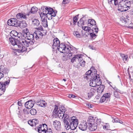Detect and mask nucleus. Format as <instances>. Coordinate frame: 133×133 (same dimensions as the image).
<instances>
[{
  "instance_id": "nucleus-17",
  "label": "nucleus",
  "mask_w": 133,
  "mask_h": 133,
  "mask_svg": "<svg viewBox=\"0 0 133 133\" xmlns=\"http://www.w3.org/2000/svg\"><path fill=\"white\" fill-rule=\"evenodd\" d=\"M40 17H41L42 20V24L43 26L44 27H46L48 26V23L47 19L45 17L42 16V14H39Z\"/></svg>"
},
{
  "instance_id": "nucleus-58",
  "label": "nucleus",
  "mask_w": 133,
  "mask_h": 133,
  "mask_svg": "<svg viewBox=\"0 0 133 133\" xmlns=\"http://www.w3.org/2000/svg\"><path fill=\"white\" fill-rule=\"evenodd\" d=\"M114 4L116 5H118V3H119V2L117 0H114Z\"/></svg>"
},
{
  "instance_id": "nucleus-26",
  "label": "nucleus",
  "mask_w": 133,
  "mask_h": 133,
  "mask_svg": "<svg viewBox=\"0 0 133 133\" xmlns=\"http://www.w3.org/2000/svg\"><path fill=\"white\" fill-rule=\"evenodd\" d=\"M88 127V128L91 131L95 130L97 129V125L95 123L93 124L92 125H90Z\"/></svg>"
},
{
  "instance_id": "nucleus-19",
  "label": "nucleus",
  "mask_w": 133,
  "mask_h": 133,
  "mask_svg": "<svg viewBox=\"0 0 133 133\" xmlns=\"http://www.w3.org/2000/svg\"><path fill=\"white\" fill-rule=\"evenodd\" d=\"M34 34L36 39H39L40 38H41L43 36L41 34V33L40 32V31L39 30H36Z\"/></svg>"
},
{
  "instance_id": "nucleus-54",
  "label": "nucleus",
  "mask_w": 133,
  "mask_h": 133,
  "mask_svg": "<svg viewBox=\"0 0 133 133\" xmlns=\"http://www.w3.org/2000/svg\"><path fill=\"white\" fill-rule=\"evenodd\" d=\"M70 0H63L62 3L64 4H66L70 2Z\"/></svg>"
},
{
  "instance_id": "nucleus-6",
  "label": "nucleus",
  "mask_w": 133,
  "mask_h": 133,
  "mask_svg": "<svg viewBox=\"0 0 133 133\" xmlns=\"http://www.w3.org/2000/svg\"><path fill=\"white\" fill-rule=\"evenodd\" d=\"M10 80L9 79L4 82H0V91H1L0 96L3 94L5 90V88L8 87L10 83Z\"/></svg>"
},
{
  "instance_id": "nucleus-31",
  "label": "nucleus",
  "mask_w": 133,
  "mask_h": 133,
  "mask_svg": "<svg viewBox=\"0 0 133 133\" xmlns=\"http://www.w3.org/2000/svg\"><path fill=\"white\" fill-rule=\"evenodd\" d=\"M83 18H81L78 21L77 23L78 25L79 26H81L84 24V22L83 20Z\"/></svg>"
},
{
  "instance_id": "nucleus-30",
  "label": "nucleus",
  "mask_w": 133,
  "mask_h": 133,
  "mask_svg": "<svg viewBox=\"0 0 133 133\" xmlns=\"http://www.w3.org/2000/svg\"><path fill=\"white\" fill-rule=\"evenodd\" d=\"M95 120L94 119L90 118L88 120L87 124L89 126L90 125H92L95 123Z\"/></svg>"
},
{
  "instance_id": "nucleus-55",
  "label": "nucleus",
  "mask_w": 133,
  "mask_h": 133,
  "mask_svg": "<svg viewBox=\"0 0 133 133\" xmlns=\"http://www.w3.org/2000/svg\"><path fill=\"white\" fill-rule=\"evenodd\" d=\"M82 55H75L74 56L75 57V58H76V59H78H78L81 56H82Z\"/></svg>"
},
{
  "instance_id": "nucleus-29",
  "label": "nucleus",
  "mask_w": 133,
  "mask_h": 133,
  "mask_svg": "<svg viewBox=\"0 0 133 133\" xmlns=\"http://www.w3.org/2000/svg\"><path fill=\"white\" fill-rule=\"evenodd\" d=\"M38 10L37 8L33 6L32 7L30 11H29V14H35L36 13Z\"/></svg>"
},
{
  "instance_id": "nucleus-21",
  "label": "nucleus",
  "mask_w": 133,
  "mask_h": 133,
  "mask_svg": "<svg viewBox=\"0 0 133 133\" xmlns=\"http://www.w3.org/2000/svg\"><path fill=\"white\" fill-rule=\"evenodd\" d=\"M120 19L122 22L124 23L125 24L129 25L131 24V22L130 21L129 19L123 17H121L120 18Z\"/></svg>"
},
{
  "instance_id": "nucleus-5",
  "label": "nucleus",
  "mask_w": 133,
  "mask_h": 133,
  "mask_svg": "<svg viewBox=\"0 0 133 133\" xmlns=\"http://www.w3.org/2000/svg\"><path fill=\"white\" fill-rule=\"evenodd\" d=\"M87 24L89 28L92 27L93 29H94L95 30L94 32L95 33H97L98 31V28L96 25V22L94 19H88Z\"/></svg>"
},
{
  "instance_id": "nucleus-33",
  "label": "nucleus",
  "mask_w": 133,
  "mask_h": 133,
  "mask_svg": "<svg viewBox=\"0 0 133 133\" xmlns=\"http://www.w3.org/2000/svg\"><path fill=\"white\" fill-rule=\"evenodd\" d=\"M32 24L35 26H37L39 24V21L37 19H35L32 20Z\"/></svg>"
},
{
  "instance_id": "nucleus-61",
  "label": "nucleus",
  "mask_w": 133,
  "mask_h": 133,
  "mask_svg": "<svg viewBox=\"0 0 133 133\" xmlns=\"http://www.w3.org/2000/svg\"><path fill=\"white\" fill-rule=\"evenodd\" d=\"M23 111L24 112V113L27 114L29 113L28 111L26 109H24L23 110Z\"/></svg>"
},
{
  "instance_id": "nucleus-62",
  "label": "nucleus",
  "mask_w": 133,
  "mask_h": 133,
  "mask_svg": "<svg viewBox=\"0 0 133 133\" xmlns=\"http://www.w3.org/2000/svg\"><path fill=\"white\" fill-rule=\"evenodd\" d=\"M92 105L91 104H87V106L89 108H91L92 107Z\"/></svg>"
},
{
  "instance_id": "nucleus-37",
  "label": "nucleus",
  "mask_w": 133,
  "mask_h": 133,
  "mask_svg": "<svg viewBox=\"0 0 133 133\" xmlns=\"http://www.w3.org/2000/svg\"><path fill=\"white\" fill-rule=\"evenodd\" d=\"M66 110V109L64 107L61 106L59 107V110L58 111H59V112H65Z\"/></svg>"
},
{
  "instance_id": "nucleus-4",
  "label": "nucleus",
  "mask_w": 133,
  "mask_h": 133,
  "mask_svg": "<svg viewBox=\"0 0 133 133\" xmlns=\"http://www.w3.org/2000/svg\"><path fill=\"white\" fill-rule=\"evenodd\" d=\"M41 9L43 12H40L39 14H42V16L45 17V18H48L49 20H51L52 18L51 14L50 13L51 11L49 10L48 7H42Z\"/></svg>"
},
{
  "instance_id": "nucleus-7",
  "label": "nucleus",
  "mask_w": 133,
  "mask_h": 133,
  "mask_svg": "<svg viewBox=\"0 0 133 133\" xmlns=\"http://www.w3.org/2000/svg\"><path fill=\"white\" fill-rule=\"evenodd\" d=\"M9 41L12 45L15 46L16 48L17 47H21L22 46V44L20 43V41L12 37L9 38Z\"/></svg>"
},
{
  "instance_id": "nucleus-28",
  "label": "nucleus",
  "mask_w": 133,
  "mask_h": 133,
  "mask_svg": "<svg viewBox=\"0 0 133 133\" xmlns=\"http://www.w3.org/2000/svg\"><path fill=\"white\" fill-rule=\"evenodd\" d=\"M99 85V87L97 88V91L99 93H102L104 89L105 86L104 85L100 84Z\"/></svg>"
},
{
  "instance_id": "nucleus-47",
  "label": "nucleus",
  "mask_w": 133,
  "mask_h": 133,
  "mask_svg": "<svg viewBox=\"0 0 133 133\" xmlns=\"http://www.w3.org/2000/svg\"><path fill=\"white\" fill-rule=\"evenodd\" d=\"M114 96L116 98H118L119 97V95L118 93L117 92L114 91Z\"/></svg>"
},
{
  "instance_id": "nucleus-57",
  "label": "nucleus",
  "mask_w": 133,
  "mask_h": 133,
  "mask_svg": "<svg viewBox=\"0 0 133 133\" xmlns=\"http://www.w3.org/2000/svg\"><path fill=\"white\" fill-rule=\"evenodd\" d=\"M4 76V74L1 71V69L0 68V79L3 77Z\"/></svg>"
},
{
  "instance_id": "nucleus-51",
  "label": "nucleus",
  "mask_w": 133,
  "mask_h": 133,
  "mask_svg": "<svg viewBox=\"0 0 133 133\" xmlns=\"http://www.w3.org/2000/svg\"><path fill=\"white\" fill-rule=\"evenodd\" d=\"M113 120L112 121V122L113 123H114V122H118V121H119V119L118 118H115L114 119H113Z\"/></svg>"
},
{
  "instance_id": "nucleus-49",
  "label": "nucleus",
  "mask_w": 133,
  "mask_h": 133,
  "mask_svg": "<svg viewBox=\"0 0 133 133\" xmlns=\"http://www.w3.org/2000/svg\"><path fill=\"white\" fill-rule=\"evenodd\" d=\"M45 133H53L52 129L50 128H47Z\"/></svg>"
},
{
  "instance_id": "nucleus-44",
  "label": "nucleus",
  "mask_w": 133,
  "mask_h": 133,
  "mask_svg": "<svg viewBox=\"0 0 133 133\" xmlns=\"http://www.w3.org/2000/svg\"><path fill=\"white\" fill-rule=\"evenodd\" d=\"M106 99L105 97L103 95L101 98L99 102L101 103H103L104 102Z\"/></svg>"
},
{
  "instance_id": "nucleus-23",
  "label": "nucleus",
  "mask_w": 133,
  "mask_h": 133,
  "mask_svg": "<svg viewBox=\"0 0 133 133\" xmlns=\"http://www.w3.org/2000/svg\"><path fill=\"white\" fill-rule=\"evenodd\" d=\"M64 115L63 116H64L63 118H64L63 121L65 124L66 122L67 121L68 122L69 120H70L71 117L69 118V115L67 114L66 112H64Z\"/></svg>"
},
{
  "instance_id": "nucleus-60",
  "label": "nucleus",
  "mask_w": 133,
  "mask_h": 133,
  "mask_svg": "<svg viewBox=\"0 0 133 133\" xmlns=\"http://www.w3.org/2000/svg\"><path fill=\"white\" fill-rule=\"evenodd\" d=\"M89 48L92 50H96V48L91 45H89Z\"/></svg>"
},
{
  "instance_id": "nucleus-20",
  "label": "nucleus",
  "mask_w": 133,
  "mask_h": 133,
  "mask_svg": "<svg viewBox=\"0 0 133 133\" xmlns=\"http://www.w3.org/2000/svg\"><path fill=\"white\" fill-rule=\"evenodd\" d=\"M53 124L55 128L57 130L59 129L61 126V123L59 121L56 120L54 121Z\"/></svg>"
},
{
  "instance_id": "nucleus-22",
  "label": "nucleus",
  "mask_w": 133,
  "mask_h": 133,
  "mask_svg": "<svg viewBox=\"0 0 133 133\" xmlns=\"http://www.w3.org/2000/svg\"><path fill=\"white\" fill-rule=\"evenodd\" d=\"M53 43L52 46L53 47H57L60 44V42L59 40L57 38H54L53 40Z\"/></svg>"
},
{
  "instance_id": "nucleus-42",
  "label": "nucleus",
  "mask_w": 133,
  "mask_h": 133,
  "mask_svg": "<svg viewBox=\"0 0 133 133\" xmlns=\"http://www.w3.org/2000/svg\"><path fill=\"white\" fill-rule=\"evenodd\" d=\"M121 56L122 57L123 61L124 62L127 61L128 57L127 55L122 54H121Z\"/></svg>"
},
{
  "instance_id": "nucleus-8",
  "label": "nucleus",
  "mask_w": 133,
  "mask_h": 133,
  "mask_svg": "<svg viewBox=\"0 0 133 133\" xmlns=\"http://www.w3.org/2000/svg\"><path fill=\"white\" fill-rule=\"evenodd\" d=\"M23 37L26 39L30 40L29 41L33 42V43H34L35 42L34 40L35 36L34 34H31L29 32H28L24 33Z\"/></svg>"
},
{
  "instance_id": "nucleus-41",
  "label": "nucleus",
  "mask_w": 133,
  "mask_h": 133,
  "mask_svg": "<svg viewBox=\"0 0 133 133\" xmlns=\"http://www.w3.org/2000/svg\"><path fill=\"white\" fill-rule=\"evenodd\" d=\"M30 112L31 115H35L37 113V111L35 109L33 108L30 110Z\"/></svg>"
},
{
  "instance_id": "nucleus-59",
  "label": "nucleus",
  "mask_w": 133,
  "mask_h": 133,
  "mask_svg": "<svg viewBox=\"0 0 133 133\" xmlns=\"http://www.w3.org/2000/svg\"><path fill=\"white\" fill-rule=\"evenodd\" d=\"M68 97L70 98H75V96L74 95H73L72 94H69L68 95Z\"/></svg>"
},
{
  "instance_id": "nucleus-15",
  "label": "nucleus",
  "mask_w": 133,
  "mask_h": 133,
  "mask_svg": "<svg viewBox=\"0 0 133 133\" xmlns=\"http://www.w3.org/2000/svg\"><path fill=\"white\" fill-rule=\"evenodd\" d=\"M28 123L32 127L35 126L38 123V121L37 119H34L32 120H29L28 122Z\"/></svg>"
},
{
  "instance_id": "nucleus-11",
  "label": "nucleus",
  "mask_w": 133,
  "mask_h": 133,
  "mask_svg": "<svg viewBox=\"0 0 133 133\" xmlns=\"http://www.w3.org/2000/svg\"><path fill=\"white\" fill-rule=\"evenodd\" d=\"M20 41V43L23 44V45L26 47L29 46V44L30 45L33 44V42L28 41H26L25 39L23 38L21 39Z\"/></svg>"
},
{
  "instance_id": "nucleus-2",
  "label": "nucleus",
  "mask_w": 133,
  "mask_h": 133,
  "mask_svg": "<svg viewBox=\"0 0 133 133\" xmlns=\"http://www.w3.org/2000/svg\"><path fill=\"white\" fill-rule=\"evenodd\" d=\"M78 124V120L76 119L75 117H71L70 120H69L68 122L67 121L64 124L65 128L67 130L69 129L72 130L75 129Z\"/></svg>"
},
{
  "instance_id": "nucleus-12",
  "label": "nucleus",
  "mask_w": 133,
  "mask_h": 133,
  "mask_svg": "<svg viewBox=\"0 0 133 133\" xmlns=\"http://www.w3.org/2000/svg\"><path fill=\"white\" fill-rule=\"evenodd\" d=\"M88 126L87 122L84 121L81 122L79 125V128L82 131H85L87 129Z\"/></svg>"
},
{
  "instance_id": "nucleus-50",
  "label": "nucleus",
  "mask_w": 133,
  "mask_h": 133,
  "mask_svg": "<svg viewBox=\"0 0 133 133\" xmlns=\"http://www.w3.org/2000/svg\"><path fill=\"white\" fill-rule=\"evenodd\" d=\"M92 70H88L87 72H86L85 73V75H90L91 73H92Z\"/></svg>"
},
{
  "instance_id": "nucleus-39",
  "label": "nucleus",
  "mask_w": 133,
  "mask_h": 133,
  "mask_svg": "<svg viewBox=\"0 0 133 133\" xmlns=\"http://www.w3.org/2000/svg\"><path fill=\"white\" fill-rule=\"evenodd\" d=\"M73 34L77 38H80L81 37V35L78 31H76L74 32Z\"/></svg>"
},
{
  "instance_id": "nucleus-63",
  "label": "nucleus",
  "mask_w": 133,
  "mask_h": 133,
  "mask_svg": "<svg viewBox=\"0 0 133 133\" xmlns=\"http://www.w3.org/2000/svg\"><path fill=\"white\" fill-rule=\"evenodd\" d=\"M76 59V58L75 56L74 57H73L71 59V63H73L75 61V60Z\"/></svg>"
},
{
  "instance_id": "nucleus-16",
  "label": "nucleus",
  "mask_w": 133,
  "mask_h": 133,
  "mask_svg": "<svg viewBox=\"0 0 133 133\" xmlns=\"http://www.w3.org/2000/svg\"><path fill=\"white\" fill-rule=\"evenodd\" d=\"M17 19H27L26 15L25 14L22 13H18L16 16Z\"/></svg>"
},
{
  "instance_id": "nucleus-38",
  "label": "nucleus",
  "mask_w": 133,
  "mask_h": 133,
  "mask_svg": "<svg viewBox=\"0 0 133 133\" xmlns=\"http://www.w3.org/2000/svg\"><path fill=\"white\" fill-rule=\"evenodd\" d=\"M103 95L107 99V101H108V100H109L110 98V93H105Z\"/></svg>"
},
{
  "instance_id": "nucleus-53",
  "label": "nucleus",
  "mask_w": 133,
  "mask_h": 133,
  "mask_svg": "<svg viewBox=\"0 0 133 133\" xmlns=\"http://www.w3.org/2000/svg\"><path fill=\"white\" fill-rule=\"evenodd\" d=\"M95 31L94 29H93L92 27L89 28L88 31L90 33V32H94V31Z\"/></svg>"
},
{
  "instance_id": "nucleus-10",
  "label": "nucleus",
  "mask_w": 133,
  "mask_h": 133,
  "mask_svg": "<svg viewBox=\"0 0 133 133\" xmlns=\"http://www.w3.org/2000/svg\"><path fill=\"white\" fill-rule=\"evenodd\" d=\"M18 21L16 18H13L8 20V24L10 26L17 27Z\"/></svg>"
},
{
  "instance_id": "nucleus-35",
  "label": "nucleus",
  "mask_w": 133,
  "mask_h": 133,
  "mask_svg": "<svg viewBox=\"0 0 133 133\" xmlns=\"http://www.w3.org/2000/svg\"><path fill=\"white\" fill-rule=\"evenodd\" d=\"M64 112H59V111H58V113L56 115H57L61 119H62L64 117Z\"/></svg>"
},
{
  "instance_id": "nucleus-40",
  "label": "nucleus",
  "mask_w": 133,
  "mask_h": 133,
  "mask_svg": "<svg viewBox=\"0 0 133 133\" xmlns=\"http://www.w3.org/2000/svg\"><path fill=\"white\" fill-rule=\"evenodd\" d=\"M79 14H78L76 16L74 17L73 18V21L74 25H75L76 23L78 20V17Z\"/></svg>"
},
{
  "instance_id": "nucleus-13",
  "label": "nucleus",
  "mask_w": 133,
  "mask_h": 133,
  "mask_svg": "<svg viewBox=\"0 0 133 133\" xmlns=\"http://www.w3.org/2000/svg\"><path fill=\"white\" fill-rule=\"evenodd\" d=\"M34 104V102L32 100H29L25 103V106L26 108L30 109L33 107Z\"/></svg>"
},
{
  "instance_id": "nucleus-1",
  "label": "nucleus",
  "mask_w": 133,
  "mask_h": 133,
  "mask_svg": "<svg viewBox=\"0 0 133 133\" xmlns=\"http://www.w3.org/2000/svg\"><path fill=\"white\" fill-rule=\"evenodd\" d=\"M132 2L128 0H122L119 3L118 10L122 12L125 11L130 9Z\"/></svg>"
},
{
  "instance_id": "nucleus-32",
  "label": "nucleus",
  "mask_w": 133,
  "mask_h": 133,
  "mask_svg": "<svg viewBox=\"0 0 133 133\" xmlns=\"http://www.w3.org/2000/svg\"><path fill=\"white\" fill-rule=\"evenodd\" d=\"M22 45L21 47H18L19 49V50L21 51V52H24L27 50V49L26 47L24 46L23 45V44H22Z\"/></svg>"
},
{
  "instance_id": "nucleus-3",
  "label": "nucleus",
  "mask_w": 133,
  "mask_h": 133,
  "mask_svg": "<svg viewBox=\"0 0 133 133\" xmlns=\"http://www.w3.org/2000/svg\"><path fill=\"white\" fill-rule=\"evenodd\" d=\"M94 74V75L91 78L90 81V85L92 87L99 86L102 83L99 75L98 74L95 75V73Z\"/></svg>"
},
{
  "instance_id": "nucleus-9",
  "label": "nucleus",
  "mask_w": 133,
  "mask_h": 133,
  "mask_svg": "<svg viewBox=\"0 0 133 133\" xmlns=\"http://www.w3.org/2000/svg\"><path fill=\"white\" fill-rule=\"evenodd\" d=\"M57 49L61 52L65 53L66 51L68 50V48L66 47L65 43H62L60 44L57 47Z\"/></svg>"
},
{
  "instance_id": "nucleus-24",
  "label": "nucleus",
  "mask_w": 133,
  "mask_h": 133,
  "mask_svg": "<svg viewBox=\"0 0 133 133\" xmlns=\"http://www.w3.org/2000/svg\"><path fill=\"white\" fill-rule=\"evenodd\" d=\"M46 103L43 100H40V102H37V104L39 106L43 107H45L46 106Z\"/></svg>"
},
{
  "instance_id": "nucleus-56",
  "label": "nucleus",
  "mask_w": 133,
  "mask_h": 133,
  "mask_svg": "<svg viewBox=\"0 0 133 133\" xmlns=\"http://www.w3.org/2000/svg\"><path fill=\"white\" fill-rule=\"evenodd\" d=\"M85 62L84 60L82 61V62L80 63L82 67H84L85 65Z\"/></svg>"
},
{
  "instance_id": "nucleus-36",
  "label": "nucleus",
  "mask_w": 133,
  "mask_h": 133,
  "mask_svg": "<svg viewBox=\"0 0 133 133\" xmlns=\"http://www.w3.org/2000/svg\"><path fill=\"white\" fill-rule=\"evenodd\" d=\"M48 7L49 9V10L51 11V12H50V13L51 14V15L52 17H55L56 16V14L55 11L53 10L52 8H51L49 7Z\"/></svg>"
},
{
  "instance_id": "nucleus-27",
  "label": "nucleus",
  "mask_w": 133,
  "mask_h": 133,
  "mask_svg": "<svg viewBox=\"0 0 133 133\" xmlns=\"http://www.w3.org/2000/svg\"><path fill=\"white\" fill-rule=\"evenodd\" d=\"M1 71L4 74V76L6 77L8 76V74L9 71V70L7 68H5L2 69H1Z\"/></svg>"
},
{
  "instance_id": "nucleus-34",
  "label": "nucleus",
  "mask_w": 133,
  "mask_h": 133,
  "mask_svg": "<svg viewBox=\"0 0 133 133\" xmlns=\"http://www.w3.org/2000/svg\"><path fill=\"white\" fill-rule=\"evenodd\" d=\"M58 107L57 105H55V108L53 112V115L56 116L57 114L58 113Z\"/></svg>"
},
{
  "instance_id": "nucleus-25",
  "label": "nucleus",
  "mask_w": 133,
  "mask_h": 133,
  "mask_svg": "<svg viewBox=\"0 0 133 133\" xmlns=\"http://www.w3.org/2000/svg\"><path fill=\"white\" fill-rule=\"evenodd\" d=\"M47 127V125L45 124H42V125H40L39 126L37 127L36 128H35V130H36V129H39L46 130L48 128Z\"/></svg>"
},
{
  "instance_id": "nucleus-14",
  "label": "nucleus",
  "mask_w": 133,
  "mask_h": 133,
  "mask_svg": "<svg viewBox=\"0 0 133 133\" xmlns=\"http://www.w3.org/2000/svg\"><path fill=\"white\" fill-rule=\"evenodd\" d=\"M97 90L96 89H94V88H91L87 94L88 99H90L92 96H93L94 95L95 92Z\"/></svg>"
},
{
  "instance_id": "nucleus-64",
  "label": "nucleus",
  "mask_w": 133,
  "mask_h": 133,
  "mask_svg": "<svg viewBox=\"0 0 133 133\" xmlns=\"http://www.w3.org/2000/svg\"><path fill=\"white\" fill-rule=\"evenodd\" d=\"M37 30H43V28L41 25H40L39 26L37 27Z\"/></svg>"
},
{
  "instance_id": "nucleus-48",
  "label": "nucleus",
  "mask_w": 133,
  "mask_h": 133,
  "mask_svg": "<svg viewBox=\"0 0 133 133\" xmlns=\"http://www.w3.org/2000/svg\"><path fill=\"white\" fill-rule=\"evenodd\" d=\"M101 123V120L100 119H97L96 120L95 124L97 125H99Z\"/></svg>"
},
{
  "instance_id": "nucleus-43",
  "label": "nucleus",
  "mask_w": 133,
  "mask_h": 133,
  "mask_svg": "<svg viewBox=\"0 0 133 133\" xmlns=\"http://www.w3.org/2000/svg\"><path fill=\"white\" fill-rule=\"evenodd\" d=\"M41 34L42 35V36H45L47 33V31L46 30H42L41 31H40Z\"/></svg>"
},
{
  "instance_id": "nucleus-18",
  "label": "nucleus",
  "mask_w": 133,
  "mask_h": 133,
  "mask_svg": "<svg viewBox=\"0 0 133 133\" xmlns=\"http://www.w3.org/2000/svg\"><path fill=\"white\" fill-rule=\"evenodd\" d=\"M17 24V27L19 26L21 28H25L27 26V24L25 21H18Z\"/></svg>"
},
{
  "instance_id": "nucleus-52",
  "label": "nucleus",
  "mask_w": 133,
  "mask_h": 133,
  "mask_svg": "<svg viewBox=\"0 0 133 133\" xmlns=\"http://www.w3.org/2000/svg\"><path fill=\"white\" fill-rule=\"evenodd\" d=\"M13 32H14V34L13 35L14 36L16 37H17L18 38H19L20 37L19 36V34H18L16 31H14Z\"/></svg>"
},
{
  "instance_id": "nucleus-46",
  "label": "nucleus",
  "mask_w": 133,
  "mask_h": 133,
  "mask_svg": "<svg viewBox=\"0 0 133 133\" xmlns=\"http://www.w3.org/2000/svg\"><path fill=\"white\" fill-rule=\"evenodd\" d=\"M90 35L92 38L95 37L96 36H97L94 32H90Z\"/></svg>"
},
{
  "instance_id": "nucleus-45",
  "label": "nucleus",
  "mask_w": 133,
  "mask_h": 133,
  "mask_svg": "<svg viewBox=\"0 0 133 133\" xmlns=\"http://www.w3.org/2000/svg\"><path fill=\"white\" fill-rule=\"evenodd\" d=\"M37 130L39 133H45V131H46L39 129H36Z\"/></svg>"
}]
</instances>
